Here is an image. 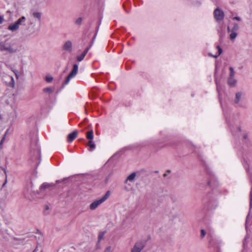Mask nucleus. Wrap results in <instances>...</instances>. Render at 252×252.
<instances>
[{
  "instance_id": "1",
  "label": "nucleus",
  "mask_w": 252,
  "mask_h": 252,
  "mask_svg": "<svg viewBox=\"0 0 252 252\" xmlns=\"http://www.w3.org/2000/svg\"><path fill=\"white\" fill-rule=\"evenodd\" d=\"M0 51L12 54L18 52L19 49L13 40L6 39L0 42Z\"/></svg>"
},
{
  "instance_id": "2",
  "label": "nucleus",
  "mask_w": 252,
  "mask_h": 252,
  "mask_svg": "<svg viewBox=\"0 0 252 252\" xmlns=\"http://www.w3.org/2000/svg\"><path fill=\"white\" fill-rule=\"evenodd\" d=\"M110 191H107L105 194L101 198L97 199L93 201L90 205V209L91 210H94L96 209L101 204L103 203L109 197L110 195Z\"/></svg>"
},
{
  "instance_id": "3",
  "label": "nucleus",
  "mask_w": 252,
  "mask_h": 252,
  "mask_svg": "<svg viewBox=\"0 0 252 252\" xmlns=\"http://www.w3.org/2000/svg\"><path fill=\"white\" fill-rule=\"evenodd\" d=\"M230 73L227 80L228 84L231 87H234L237 83V80L234 78L235 72L232 67H230Z\"/></svg>"
},
{
  "instance_id": "4",
  "label": "nucleus",
  "mask_w": 252,
  "mask_h": 252,
  "mask_svg": "<svg viewBox=\"0 0 252 252\" xmlns=\"http://www.w3.org/2000/svg\"><path fill=\"white\" fill-rule=\"evenodd\" d=\"M78 70V65L76 64H74L73 69L71 72L69 73L68 76H67L66 80L64 83V85H67L70 81V80L74 78L77 74Z\"/></svg>"
},
{
  "instance_id": "5",
  "label": "nucleus",
  "mask_w": 252,
  "mask_h": 252,
  "mask_svg": "<svg viewBox=\"0 0 252 252\" xmlns=\"http://www.w3.org/2000/svg\"><path fill=\"white\" fill-rule=\"evenodd\" d=\"M214 16L216 20L220 22L223 19L224 14L221 10L217 8L214 11Z\"/></svg>"
},
{
  "instance_id": "6",
  "label": "nucleus",
  "mask_w": 252,
  "mask_h": 252,
  "mask_svg": "<svg viewBox=\"0 0 252 252\" xmlns=\"http://www.w3.org/2000/svg\"><path fill=\"white\" fill-rule=\"evenodd\" d=\"M145 246V244L142 241L136 243L131 249V252H141Z\"/></svg>"
},
{
  "instance_id": "7",
  "label": "nucleus",
  "mask_w": 252,
  "mask_h": 252,
  "mask_svg": "<svg viewBox=\"0 0 252 252\" xmlns=\"http://www.w3.org/2000/svg\"><path fill=\"white\" fill-rule=\"evenodd\" d=\"M63 49L64 50L71 52L72 50V43L71 41L70 40L66 41L63 46Z\"/></svg>"
},
{
  "instance_id": "8",
  "label": "nucleus",
  "mask_w": 252,
  "mask_h": 252,
  "mask_svg": "<svg viewBox=\"0 0 252 252\" xmlns=\"http://www.w3.org/2000/svg\"><path fill=\"white\" fill-rule=\"evenodd\" d=\"M7 29L11 32H15L19 29V28L14 22L8 25Z\"/></svg>"
},
{
  "instance_id": "9",
  "label": "nucleus",
  "mask_w": 252,
  "mask_h": 252,
  "mask_svg": "<svg viewBox=\"0 0 252 252\" xmlns=\"http://www.w3.org/2000/svg\"><path fill=\"white\" fill-rule=\"evenodd\" d=\"M26 18L25 16H22L18 19L15 22L20 28L21 26H25Z\"/></svg>"
},
{
  "instance_id": "10",
  "label": "nucleus",
  "mask_w": 252,
  "mask_h": 252,
  "mask_svg": "<svg viewBox=\"0 0 252 252\" xmlns=\"http://www.w3.org/2000/svg\"><path fill=\"white\" fill-rule=\"evenodd\" d=\"M78 132L77 131H74L73 132L68 134L67 136V141L71 142L77 136Z\"/></svg>"
},
{
  "instance_id": "11",
  "label": "nucleus",
  "mask_w": 252,
  "mask_h": 252,
  "mask_svg": "<svg viewBox=\"0 0 252 252\" xmlns=\"http://www.w3.org/2000/svg\"><path fill=\"white\" fill-rule=\"evenodd\" d=\"M136 176V174L135 172H133L131 174H130L126 178L125 183H127L128 182H133Z\"/></svg>"
},
{
  "instance_id": "12",
  "label": "nucleus",
  "mask_w": 252,
  "mask_h": 252,
  "mask_svg": "<svg viewBox=\"0 0 252 252\" xmlns=\"http://www.w3.org/2000/svg\"><path fill=\"white\" fill-rule=\"evenodd\" d=\"M89 48H87L82 53L81 55L77 56V59L78 62H81L84 58H85V56L87 54L88 51H89Z\"/></svg>"
},
{
  "instance_id": "13",
  "label": "nucleus",
  "mask_w": 252,
  "mask_h": 252,
  "mask_svg": "<svg viewBox=\"0 0 252 252\" xmlns=\"http://www.w3.org/2000/svg\"><path fill=\"white\" fill-rule=\"evenodd\" d=\"M227 30H228V32H231V33L230 34V38L231 40H234L236 37H237V33L236 32V31H230V28L229 27H227Z\"/></svg>"
},
{
  "instance_id": "14",
  "label": "nucleus",
  "mask_w": 252,
  "mask_h": 252,
  "mask_svg": "<svg viewBox=\"0 0 252 252\" xmlns=\"http://www.w3.org/2000/svg\"><path fill=\"white\" fill-rule=\"evenodd\" d=\"M242 95V93L241 92H238L235 95V103L236 104L239 103L240 99L241 98Z\"/></svg>"
},
{
  "instance_id": "15",
  "label": "nucleus",
  "mask_w": 252,
  "mask_h": 252,
  "mask_svg": "<svg viewBox=\"0 0 252 252\" xmlns=\"http://www.w3.org/2000/svg\"><path fill=\"white\" fill-rule=\"evenodd\" d=\"M86 137H87V139H88L89 140H93L94 132H93V130H91L87 132Z\"/></svg>"
},
{
  "instance_id": "16",
  "label": "nucleus",
  "mask_w": 252,
  "mask_h": 252,
  "mask_svg": "<svg viewBox=\"0 0 252 252\" xmlns=\"http://www.w3.org/2000/svg\"><path fill=\"white\" fill-rule=\"evenodd\" d=\"M88 146H89L91 151H93L95 147V145L93 140H90L88 143Z\"/></svg>"
},
{
  "instance_id": "17",
  "label": "nucleus",
  "mask_w": 252,
  "mask_h": 252,
  "mask_svg": "<svg viewBox=\"0 0 252 252\" xmlns=\"http://www.w3.org/2000/svg\"><path fill=\"white\" fill-rule=\"evenodd\" d=\"M32 16L38 20H40L41 19V13L37 11H34L32 14Z\"/></svg>"
},
{
  "instance_id": "18",
  "label": "nucleus",
  "mask_w": 252,
  "mask_h": 252,
  "mask_svg": "<svg viewBox=\"0 0 252 252\" xmlns=\"http://www.w3.org/2000/svg\"><path fill=\"white\" fill-rule=\"evenodd\" d=\"M217 48L218 50V53L217 54H216L215 55H214V56L211 55V54H209V56H212L214 58H217L219 56H220L221 54L222 50V49L219 46H217Z\"/></svg>"
},
{
  "instance_id": "19",
  "label": "nucleus",
  "mask_w": 252,
  "mask_h": 252,
  "mask_svg": "<svg viewBox=\"0 0 252 252\" xmlns=\"http://www.w3.org/2000/svg\"><path fill=\"white\" fill-rule=\"evenodd\" d=\"M43 92L44 93L51 94L53 92V89L52 88L48 87L43 89Z\"/></svg>"
},
{
  "instance_id": "20",
  "label": "nucleus",
  "mask_w": 252,
  "mask_h": 252,
  "mask_svg": "<svg viewBox=\"0 0 252 252\" xmlns=\"http://www.w3.org/2000/svg\"><path fill=\"white\" fill-rule=\"evenodd\" d=\"M104 234H105L104 232H101L99 233L98 236V241H100L103 239Z\"/></svg>"
},
{
  "instance_id": "21",
  "label": "nucleus",
  "mask_w": 252,
  "mask_h": 252,
  "mask_svg": "<svg viewBox=\"0 0 252 252\" xmlns=\"http://www.w3.org/2000/svg\"><path fill=\"white\" fill-rule=\"evenodd\" d=\"M53 77L50 76H46V80L48 82H51L53 80Z\"/></svg>"
},
{
  "instance_id": "22",
  "label": "nucleus",
  "mask_w": 252,
  "mask_h": 252,
  "mask_svg": "<svg viewBox=\"0 0 252 252\" xmlns=\"http://www.w3.org/2000/svg\"><path fill=\"white\" fill-rule=\"evenodd\" d=\"M238 29H239L238 25L237 24H235L233 26V28L232 31L237 32V31H238Z\"/></svg>"
},
{
  "instance_id": "23",
  "label": "nucleus",
  "mask_w": 252,
  "mask_h": 252,
  "mask_svg": "<svg viewBox=\"0 0 252 252\" xmlns=\"http://www.w3.org/2000/svg\"><path fill=\"white\" fill-rule=\"evenodd\" d=\"M5 139V136H3V137H2L1 140V141L0 142V148H1V147L2 145V144L4 142Z\"/></svg>"
},
{
  "instance_id": "24",
  "label": "nucleus",
  "mask_w": 252,
  "mask_h": 252,
  "mask_svg": "<svg viewBox=\"0 0 252 252\" xmlns=\"http://www.w3.org/2000/svg\"><path fill=\"white\" fill-rule=\"evenodd\" d=\"M201 236L202 237H204V236H205V234H206V232H205V230H203V229H202V230H201Z\"/></svg>"
},
{
  "instance_id": "25",
  "label": "nucleus",
  "mask_w": 252,
  "mask_h": 252,
  "mask_svg": "<svg viewBox=\"0 0 252 252\" xmlns=\"http://www.w3.org/2000/svg\"><path fill=\"white\" fill-rule=\"evenodd\" d=\"M82 22V18H79L76 20V23L77 24H80Z\"/></svg>"
},
{
  "instance_id": "26",
  "label": "nucleus",
  "mask_w": 252,
  "mask_h": 252,
  "mask_svg": "<svg viewBox=\"0 0 252 252\" xmlns=\"http://www.w3.org/2000/svg\"><path fill=\"white\" fill-rule=\"evenodd\" d=\"M111 251V247H108L106 248V249L104 251V252H110Z\"/></svg>"
},
{
  "instance_id": "27",
  "label": "nucleus",
  "mask_w": 252,
  "mask_h": 252,
  "mask_svg": "<svg viewBox=\"0 0 252 252\" xmlns=\"http://www.w3.org/2000/svg\"><path fill=\"white\" fill-rule=\"evenodd\" d=\"M4 21V17L3 16H0V24H2L3 22Z\"/></svg>"
},
{
  "instance_id": "28",
  "label": "nucleus",
  "mask_w": 252,
  "mask_h": 252,
  "mask_svg": "<svg viewBox=\"0 0 252 252\" xmlns=\"http://www.w3.org/2000/svg\"><path fill=\"white\" fill-rule=\"evenodd\" d=\"M48 187V185L46 184H43L42 186H41V188H46Z\"/></svg>"
},
{
  "instance_id": "29",
  "label": "nucleus",
  "mask_w": 252,
  "mask_h": 252,
  "mask_svg": "<svg viewBox=\"0 0 252 252\" xmlns=\"http://www.w3.org/2000/svg\"><path fill=\"white\" fill-rule=\"evenodd\" d=\"M233 19H235V20H238V21H240L241 20V18L239 17H234Z\"/></svg>"
},
{
  "instance_id": "30",
  "label": "nucleus",
  "mask_w": 252,
  "mask_h": 252,
  "mask_svg": "<svg viewBox=\"0 0 252 252\" xmlns=\"http://www.w3.org/2000/svg\"><path fill=\"white\" fill-rule=\"evenodd\" d=\"M14 73L15 74L16 78L18 79L19 78V75H18V74L17 73V71H14Z\"/></svg>"
},
{
  "instance_id": "31",
  "label": "nucleus",
  "mask_w": 252,
  "mask_h": 252,
  "mask_svg": "<svg viewBox=\"0 0 252 252\" xmlns=\"http://www.w3.org/2000/svg\"><path fill=\"white\" fill-rule=\"evenodd\" d=\"M8 129H7V130L5 131V134H4V136H5V137H6V135L8 134Z\"/></svg>"
},
{
  "instance_id": "32",
  "label": "nucleus",
  "mask_w": 252,
  "mask_h": 252,
  "mask_svg": "<svg viewBox=\"0 0 252 252\" xmlns=\"http://www.w3.org/2000/svg\"><path fill=\"white\" fill-rule=\"evenodd\" d=\"M37 248H36V249H35V250H34V251L33 252H36V251H37Z\"/></svg>"
},
{
  "instance_id": "33",
  "label": "nucleus",
  "mask_w": 252,
  "mask_h": 252,
  "mask_svg": "<svg viewBox=\"0 0 252 252\" xmlns=\"http://www.w3.org/2000/svg\"><path fill=\"white\" fill-rule=\"evenodd\" d=\"M11 79H12V81L13 82V77H12Z\"/></svg>"
},
{
  "instance_id": "34",
  "label": "nucleus",
  "mask_w": 252,
  "mask_h": 252,
  "mask_svg": "<svg viewBox=\"0 0 252 252\" xmlns=\"http://www.w3.org/2000/svg\"><path fill=\"white\" fill-rule=\"evenodd\" d=\"M13 87L14 86V82L13 83V85H12Z\"/></svg>"
},
{
  "instance_id": "35",
  "label": "nucleus",
  "mask_w": 252,
  "mask_h": 252,
  "mask_svg": "<svg viewBox=\"0 0 252 252\" xmlns=\"http://www.w3.org/2000/svg\"><path fill=\"white\" fill-rule=\"evenodd\" d=\"M217 89L218 90L219 87H218V85H217Z\"/></svg>"
}]
</instances>
